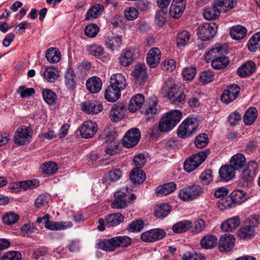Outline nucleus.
Wrapping results in <instances>:
<instances>
[{
  "instance_id": "obj_3",
  "label": "nucleus",
  "mask_w": 260,
  "mask_h": 260,
  "mask_svg": "<svg viewBox=\"0 0 260 260\" xmlns=\"http://www.w3.org/2000/svg\"><path fill=\"white\" fill-rule=\"evenodd\" d=\"M259 217L252 215L248 219V223L243 225L238 231V235L241 239L248 240L254 237L255 228L259 222Z\"/></svg>"
},
{
  "instance_id": "obj_9",
  "label": "nucleus",
  "mask_w": 260,
  "mask_h": 260,
  "mask_svg": "<svg viewBox=\"0 0 260 260\" xmlns=\"http://www.w3.org/2000/svg\"><path fill=\"white\" fill-rule=\"evenodd\" d=\"M141 137L140 131L137 128L129 129L122 139L123 145L126 148L135 146L139 141Z\"/></svg>"
},
{
  "instance_id": "obj_61",
  "label": "nucleus",
  "mask_w": 260,
  "mask_h": 260,
  "mask_svg": "<svg viewBox=\"0 0 260 260\" xmlns=\"http://www.w3.org/2000/svg\"><path fill=\"white\" fill-rule=\"evenodd\" d=\"M214 77V73L212 70H207L203 71L200 75L201 81L204 83L207 84L213 81Z\"/></svg>"
},
{
  "instance_id": "obj_39",
  "label": "nucleus",
  "mask_w": 260,
  "mask_h": 260,
  "mask_svg": "<svg viewBox=\"0 0 260 260\" xmlns=\"http://www.w3.org/2000/svg\"><path fill=\"white\" fill-rule=\"evenodd\" d=\"M192 226V222L188 220L179 221L172 226L174 232L181 233L188 231Z\"/></svg>"
},
{
  "instance_id": "obj_24",
  "label": "nucleus",
  "mask_w": 260,
  "mask_h": 260,
  "mask_svg": "<svg viewBox=\"0 0 260 260\" xmlns=\"http://www.w3.org/2000/svg\"><path fill=\"white\" fill-rule=\"evenodd\" d=\"M176 188V184L173 182H170L157 186L155 188V193L157 197H163L172 193Z\"/></svg>"
},
{
  "instance_id": "obj_10",
  "label": "nucleus",
  "mask_w": 260,
  "mask_h": 260,
  "mask_svg": "<svg viewBox=\"0 0 260 260\" xmlns=\"http://www.w3.org/2000/svg\"><path fill=\"white\" fill-rule=\"evenodd\" d=\"M145 115L148 120L160 113V107L156 97L149 98L145 104Z\"/></svg>"
},
{
  "instance_id": "obj_60",
  "label": "nucleus",
  "mask_w": 260,
  "mask_h": 260,
  "mask_svg": "<svg viewBox=\"0 0 260 260\" xmlns=\"http://www.w3.org/2000/svg\"><path fill=\"white\" fill-rule=\"evenodd\" d=\"M143 228V221L142 220H136L128 224L127 230L132 232H140Z\"/></svg>"
},
{
  "instance_id": "obj_17",
  "label": "nucleus",
  "mask_w": 260,
  "mask_h": 260,
  "mask_svg": "<svg viewBox=\"0 0 260 260\" xmlns=\"http://www.w3.org/2000/svg\"><path fill=\"white\" fill-rule=\"evenodd\" d=\"M125 106L122 103L114 104L110 111V118L113 122L119 121L124 115Z\"/></svg>"
},
{
  "instance_id": "obj_47",
  "label": "nucleus",
  "mask_w": 260,
  "mask_h": 260,
  "mask_svg": "<svg viewBox=\"0 0 260 260\" xmlns=\"http://www.w3.org/2000/svg\"><path fill=\"white\" fill-rule=\"evenodd\" d=\"M257 116L256 109L254 107L249 108L245 112L243 121L246 125H251Z\"/></svg>"
},
{
  "instance_id": "obj_36",
  "label": "nucleus",
  "mask_w": 260,
  "mask_h": 260,
  "mask_svg": "<svg viewBox=\"0 0 260 260\" xmlns=\"http://www.w3.org/2000/svg\"><path fill=\"white\" fill-rule=\"evenodd\" d=\"M132 75L138 81L143 80L146 78V66L143 63L137 64L132 72Z\"/></svg>"
},
{
  "instance_id": "obj_56",
  "label": "nucleus",
  "mask_w": 260,
  "mask_h": 260,
  "mask_svg": "<svg viewBox=\"0 0 260 260\" xmlns=\"http://www.w3.org/2000/svg\"><path fill=\"white\" fill-rule=\"evenodd\" d=\"M20 188L23 190H27L36 188L39 186V181L37 180H26L19 182Z\"/></svg>"
},
{
  "instance_id": "obj_38",
  "label": "nucleus",
  "mask_w": 260,
  "mask_h": 260,
  "mask_svg": "<svg viewBox=\"0 0 260 260\" xmlns=\"http://www.w3.org/2000/svg\"><path fill=\"white\" fill-rule=\"evenodd\" d=\"M231 196L235 205L236 203L241 204L245 202L249 198L248 194L246 192L240 189L233 191Z\"/></svg>"
},
{
  "instance_id": "obj_19",
  "label": "nucleus",
  "mask_w": 260,
  "mask_h": 260,
  "mask_svg": "<svg viewBox=\"0 0 260 260\" xmlns=\"http://www.w3.org/2000/svg\"><path fill=\"white\" fill-rule=\"evenodd\" d=\"M241 223V219L239 216H235L228 218L223 222L221 225V229L226 232H232L237 229Z\"/></svg>"
},
{
  "instance_id": "obj_37",
  "label": "nucleus",
  "mask_w": 260,
  "mask_h": 260,
  "mask_svg": "<svg viewBox=\"0 0 260 260\" xmlns=\"http://www.w3.org/2000/svg\"><path fill=\"white\" fill-rule=\"evenodd\" d=\"M47 60L51 63L58 62L61 59V54L58 49L55 48H50L45 53Z\"/></svg>"
},
{
  "instance_id": "obj_18",
  "label": "nucleus",
  "mask_w": 260,
  "mask_h": 260,
  "mask_svg": "<svg viewBox=\"0 0 260 260\" xmlns=\"http://www.w3.org/2000/svg\"><path fill=\"white\" fill-rule=\"evenodd\" d=\"M110 85L121 91L126 87V79L122 74L116 73L113 74L110 77Z\"/></svg>"
},
{
  "instance_id": "obj_5",
  "label": "nucleus",
  "mask_w": 260,
  "mask_h": 260,
  "mask_svg": "<svg viewBox=\"0 0 260 260\" xmlns=\"http://www.w3.org/2000/svg\"><path fill=\"white\" fill-rule=\"evenodd\" d=\"M208 153V150L201 151L192 155L184 161V170L189 173L195 170L205 161Z\"/></svg>"
},
{
  "instance_id": "obj_21",
  "label": "nucleus",
  "mask_w": 260,
  "mask_h": 260,
  "mask_svg": "<svg viewBox=\"0 0 260 260\" xmlns=\"http://www.w3.org/2000/svg\"><path fill=\"white\" fill-rule=\"evenodd\" d=\"M222 10L215 4L214 1L211 6L206 8L204 12L203 15L205 19L212 20L217 18L222 12Z\"/></svg>"
},
{
  "instance_id": "obj_35",
  "label": "nucleus",
  "mask_w": 260,
  "mask_h": 260,
  "mask_svg": "<svg viewBox=\"0 0 260 260\" xmlns=\"http://www.w3.org/2000/svg\"><path fill=\"white\" fill-rule=\"evenodd\" d=\"M235 171L230 165H225L220 168L219 176L222 180L228 181L234 178L235 174Z\"/></svg>"
},
{
  "instance_id": "obj_51",
  "label": "nucleus",
  "mask_w": 260,
  "mask_h": 260,
  "mask_svg": "<svg viewBox=\"0 0 260 260\" xmlns=\"http://www.w3.org/2000/svg\"><path fill=\"white\" fill-rule=\"evenodd\" d=\"M260 46V32L255 33L250 39L248 43V48L250 52H255Z\"/></svg>"
},
{
  "instance_id": "obj_33",
  "label": "nucleus",
  "mask_w": 260,
  "mask_h": 260,
  "mask_svg": "<svg viewBox=\"0 0 260 260\" xmlns=\"http://www.w3.org/2000/svg\"><path fill=\"white\" fill-rule=\"evenodd\" d=\"M121 92L110 85L105 91V98L108 102H114L120 97Z\"/></svg>"
},
{
  "instance_id": "obj_30",
  "label": "nucleus",
  "mask_w": 260,
  "mask_h": 260,
  "mask_svg": "<svg viewBox=\"0 0 260 260\" xmlns=\"http://www.w3.org/2000/svg\"><path fill=\"white\" fill-rule=\"evenodd\" d=\"M105 45L112 51H117L121 45V38L118 36H108L105 40Z\"/></svg>"
},
{
  "instance_id": "obj_52",
  "label": "nucleus",
  "mask_w": 260,
  "mask_h": 260,
  "mask_svg": "<svg viewBox=\"0 0 260 260\" xmlns=\"http://www.w3.org/2000/svg\"><path fill=\"white\" fill-rule=\"evenodd\" d=\"M44 101L48 104L52 105L55 103L57 99L56 94L50 89H45L42 92Z\"/></svg>"
},
{
  "instance_id": "obj_49",
  "label": "nucleus",
  "mask_w": 260,
  "mask_h": 260,
  "mask_svg": "<svg viewBox=\"0 0 260 260\" xmlns=\"http://www.w3.org/2000/svg\"><path fill=\"white\" fill-rule=\"evenodd\" d=\"M217 239L213 235L205 236L201 239L200 244L202 248L206 249L213 248L217 243Z\"/></svg>"
},
{
  "instance_id": "obj_13",
  "label": "nucleus",
  "mask_w": 260,
  "mask_h": 260,
  "mask_svg": "<svg viewBox=\"0 0 260 260\" xmlns=\"http://www.w3.org/2000/svg\"><path fill=\"white\" fill-rule=\"evenodd\" d=\"M98 125L95 122L87 121L85 122L80 128V133L83 138H92L97 132Z\"/></svg>"
},
{
  "instance_id": "obj_7",
  "label": "nucleus",
  "mask_w": 260,
  "mask_h": 260,
  "mask_svg": "<svg viewBox=\"0 0 260 260\" xmlns=\"http://www.w3.org/2000/svg\"><path fill=\"white\" fill-rule=\"evenodd\" d=\"M32 131L30 128L22 125L15 132L14 142L18 145H24L29 143L32 138Z\"/></svg>"
},
{
  "instance_id": "obj_40",
  "label": "nucleus",
  "mask_w": 260,
  "mask_h": 260,
  "mask_svg": "<svg viewBox=\"0 0 260 260\" xmlns=\"http://www.w3.org/2000/svg\"><path fill=\"white\" fill-rule=\"evenodd\" d=\"M124 219L123 215L119 213L110 214L106 218V225L108 226H114L121 223Z\"/></svg>"
},
{
  "instance_id": "obj_48",
  "label": "nucleus",
  "mask_w": 260,
  "mask_h": 260,
  "mask_svg": "<svg viewBox=\"0 0 260 260\" xmlns=\"http://www.w3.org/2000/svg\"><path fill=\"white\" fill-rule=\"evenodd\" d=\"M86 50L90 55L95 57H99L104 53V48L102 46L95 44L87 45Z\"/></svg>"
},
{
  "instance_id": "obj_2",
  "label": "nucleus",
  "mask_w": 260,
  "mask_h": 260,
  "mask_svg": "<svg viewBox=\"0 0 260 260\" xmlns=\"http://www.w3.org/2000/svg\"><path fill=\"white\" fill-rule=\"evenodd\" d=\"M182 113L179 110H173L167 112L161 119L158 126L161 132L172 130L180 122Z\"/></svg>"
},
{
  "instance_id": "obj_57",
  "label": "nucleus",
  "mask_w": 260,
  "mask_h": 260,
  "mask_svg": "<svg viewBox=\"0 0 260 260\" xmlns=\"http://www.w3.org/2000/svg\"><path fill=\"white\" fill-rule=\"evenodd\" d=\"M182 260H206L205 256L201 253L187 252L183 254Z\"/></svg>"
},
{
  "instance_id": "obj_15",
  "label": "nucleus",
  "mask_w": 260,
  "mask_h": 260,
  "mask_svg": "<svg viewBox=\"0 0 260 260\" xmlns=\"http://www.w3.org/2000/svg\"><path fill=\"white\" fill-rule=\"evenodd\" d=\"M236 239L232 235H224L222 236L219 241V250L221 252H228L234 247Z\"/></svg>"
},
{
  "instance_id": "obj_16",
  "label": "nucleus",
  "mask_w": 260,
  "mask_h": 260,
  "mask_svg": "<svg viewBox=\"0 0 260 260\" xmlns=\"http://www.w3.org/2000/svg\"><path fill=\"white\" fill-rule=\"evenodd\" d=\"M185 5L184 0H173L170 8V15L174 18L180 17L184 12Z\"/></svg>"
},
{
  "instance_id": "obj_27",
  "label": "nucleus",
  "mask_w": 260,
  "mask_h": 260,
  "mask_svg": "<svg viewBox=\"0 0 260 260\" xmlns=\"http://www.w3.org/2000/svg\"><path fill=\"white\" fill-rule=\"evenodd\" d=\"M133 59V53L128 49L123 50L118 58L120 65L125 67L129 66L132 63Z\"/></svg>"
},
{
  "instance_id": "obj_63",
  "label": "nucleus",
  "mask_w": 260,
  "mask_h": 260,
  "mask_svg": "<svg viewBox=\"0 0 260 260\" xmlns=\"http://www.w3.org/2000/svg\"><path fill=\"white\" fill-rule=\"evenodd\" d=\"M208 143V136L205 134L199 135L194 140L195 146L199 148H202Z\"/></svg>"
},
{
  "instance_id": "obj_53",
  "label": "nucleus",
  "mask_w": 260,
  "mask_h": 260,
  "mask_svg": "<svg viewBox=\"0 0 260 260\" xmlns=\"http://www.w3.org/2000/svg\"><path fill=\"white\" fill-rule=\"evenodd\" d=\"M41 169L43 173L51 175L56 172L58 169V166L56 163L50 161L42 165Z\"/></svg>"
},
{
  "instance_id": "obj_23",
  "label": "nucleus",
  "mask_w": 260,
  "mask_h": 260,
  "mask_svg": "<svg viewBox=\"0 0 260 260\" xmlns=\"http://www.w3.org/2000/svg\"><path fill=\"white\" fill-rule=\"evenodd\" d=\"M255 70L256 66L254 62L248 61L238 68L237 74L241 77H246L254 72Z\"/></svg>"
},
{
  "instance_id": "obj_59",
  "label": "nucleus",
  "mask_w": 260,
  "mask_h": 260,
  "mask_svg": "<svg viewBox=\"0 0 260 260\" xmlns=\"http://www.w3.org/2000/svg\"><path fill=\"white\" fill-rule=\"evenodd\" d=\"M139 15V11L134 7H129L125 9L124 16L129 21L136 19Z\"/></svg>"
},
{
  "instance_id": "obj_8",
  "label": "nucleus",
  "mask_w": 260,
  "mask_h": 260,
  "mask_svg": "<svg viewBox=\"0 0 260 260\" xmlns=\"http://www.w3.org/2000/svg\"><path fill=\"white\" fill-rule=\"evenodd\" d=\"M217 31V26L214 23H205L200 25L197 35L202 41H207L213 38Z\"/></svg>"
},
{
  "instance_id": "obj_11",
  "label": "nucleus",
  "mask_w": 260,
  "mask_h": 260,
  "mask_svg": "<svg viewBox=\"0 0 260 260\" xmlns=\"http://www.w3.org/2000/svg\"><path fill=\"white\" fill-rule=\"evenodd\" d=\"M166 234L165 231L160 229H154L141 234V239L146 242H153L164 238Z\"/></svg>"
},
{
  "instance_id": "obj_64",
  "label": "nucleus",
  "mask_w": 260,
  "mask_h": 260,
  "mask_svg": "<svg viewBox=\"0 0 260 260\" xmlns=\"http://www.w3.org/2000/svg\"><path fill=\"white\" fill-rule=\"evenodd\" d=\"M196 68L194 67L185 68L182 72L183 78L187 81L192 80L196 75Z\"/></svg>"
},
{
  "instance_id": "obj_32",
  "label": "nucleus",
  "mask_w": 260,
  "mask_h": 260,
  "mask_svg": "<svg viewBox=\"0 0 260 260\" xmlns=\"http://www.w3.org/2000/svg\"><path fill=\"white\" fill-rule=\"evenodd\" d=\"M43 76L48 82L54 83L59 77L58 71L53 66L47 67L44 70Z\"/></svg>"
},
{
  "instance_id": "obj_14",
  "label": "nucleus",
  "mask_w": 260,
  "mask_h": 260,
  "mask_svg": "<svg viewBox=\"0 0 260 260\" xmlns=\"http://www.w3.org/2000/svg\"><path fill=\"white\" fill-rule=\"evenodd\" d=\"M81 106L82 110L87 114H98L103 109L102 104L95 101L82 102Z\"/></svg>"
},
{
  "instance_id": "obj_1",
  "label": "nucleus",
  "mask_w": 260,
  "mask_h": 260,
  "mask_svg": "<svg viewBox=\"0 0 260 260\" xmlns=\"http://www.w3.org/2000/svg\"><path fill=\"white\" fill-rule=\"evenodd\" d=\"M161 93L171 100L172 103L177 107H181L185 103V95L179 91V88L172 79H169L164 83L161 88Z\"/></svg>"
},
{
  "instance_id": "obj_22",
  "label": "nucleus",
  "mask_w": 260,
  "mask_h": 260,
  "mask_svg": "<svg viewBox=\"0 0 260 260\" xmlns=\"http://www.w3.org/2000/svg\"><path fill=\"white\" fill-rule=\"evenodd\" d=\"M102 85L101 79L96 76L89 78L86 83L87 89L92 93L99 92L101 90Z\"/></svg>"
},
{
  "instance_id": "obj_58",
  "label": "nucleus",
  "mask_w": 260,
  "mask_h": 260,
  "mask_svg": "<svg viewBox=\"0 0 260 260\" xmlns=\"http://www.w3.org/2000/svg\"><path fill=\"white\" fill-rule=\"evenodd\" d=\"M99 31V27L95 24H89L84 29L85 35L89 38L95 37Z\"/></svg>"
},
{
  "instance_id": "obj_26",
  "label": "nucleus",
  "mask_w": 260,
  "mask_h": 260,
  "mask_svg": "<svg viewBox=\"0 0 260 260\" xmlns=\"http://www.w3.org/2000/svg\"><path fill=\"white\" fill-rule=\"evenodd\" d=\"M104 10V6L100 4H96L92 6L86 12L85 19L92 21L100 16Z\"/></svg>"
},
{
  "instance_id": "obj_41",
  "label": "nucleus",
  "mask_w": 260,
  "mask_h": 260,
  "mask_svg": "<svg viewBox=\"0 0 260 260\" xmlns=\"http://www.w3.org/2000/svg\"><path fill=\"white\" fill-rule=\"evenodd\" d=\"M64 79L65 84L68 89L74 90L76 88V76L73 70H68L64 76Z\"/></svg>"
},
{
  "instance_id": "obj_45",
  "label": "nucleus",
  "mask_w": 260,
  "mask_h": 260,
  "mask_svg": "<svg viewBox=\"0 0 260 260\" xmlns=\"http://www.w3.org/2000/svg\"><path fill=\"white\" fill-rule=\"evenodd\" d=\"M171 211V206L167 204H161L155 209V216L158 218H164L167 216Z\"/></svg>"
},
{
  "instance_id": "obj_20",
  "label": "nucleus",
  "mask_w": 260,
  "mask_h": 260,
  "mask_svg": "<svg viewBox=\"0 0 260 260\" xmlns=\"http://www.w3.org/2000/svg\"><path fill=\"white\" fill-rule=\"evenodd\" d=\"M161 53L157 48H152L148 52L147 56V64L152 68H155L159 63Z\"/></svg>"
},
{
  "instance_id": "obj_34",
  "label": "nucleus",
  "mask_w": 260,
  "mask_h": 260,
  "mask_svg": "<svg viewBox=\"0 0 260 260\" xmlns=\"http://www.w3.org/2000/svg\"><path fill=\"white\" fill-rule=\"evenodd\" d=\"M144 102V97L141 94H137L131 99L128 109L132 112H134L138 110Z\"/></svg>"
},
{
  "instance_id": "obj_25",
  "label": "nucleus",
  "mask_w": 260,
  "mask_h": 260,
  "mask_svg": "<svg viewBox=\"0 0 260 260\" xmlns=\"http://www.w3.org/2000/svg\"><path fill=\"white\" fill-rule=\"evenodd\" d=\"M73 226L70 221H52L49 219L46 223V228L51 231H59L67 229Z\"/></svg>"
},
{
  "instance_id": "obj_4",
  "label": "nucleus",
  "mask_w": 260,
  "mask_h": 260,
  "mask_svg": "<svg viewBox=\"0 0 260 260\" xmlns=\"http://www.w3.org/2000/svg\"><path fill=\"white\" fill-rule=\"evenodd\" d=\"M204 192V188L198 185H191L180 189L178 195L184 201H191L199 197Z\"/></svg>"
},
{
  "instance_id": "obj_43",
  "label": "nucleus",
  "mask_w": 260,
  "mask_h": 260,
  "mask_svg": "<svg viewBox=\"0 0 260 260\" xmlns=\"http://www.w3.org/2000/svg\"><path fill=\"white\" fill-rule=\"evenodd\" d=\"M115 249L117 247H126L132 243V239L126 236H116L113 238Z\"/></svg>"
},
{
  "instance_id": "obj_55",
  "label": "nucleus",
  "mask_w": 260,
  "mask_h": 260,
  "mask_svg": "<svg viewBox=\"0 0 260 260\" xmlns=\"http://www.w3.org/2000/svg\"><path fill=\"white\" fill-rule=\"evenodd\" d=\"M19 218V216L13 212H9L5 214L3 217L4 222L8 225H11L15 223Z\"/></svg>"
},
{
  "instance_id": "obj_29",
  "label": "nucleus",
  "mask_w": 260,
  "mask_h": 260,
  "mask_svg": "<svg viewBox=\"0 0 260 260\" xmlns=\"http://www.w3.org/2000/svg\"><path fill=\"white\" fill-rule=\"evenodd\" d=\"M230 166L236 170H239L243 168L246 164V158L241 153H237L233 155L230 159Z\"/></svg>"
},
{
  "instance_id": "obj_42",
  "label": "nucleus",
  "mask_w": 260,
  "mask_h": 260,
  "mask_svg": "<svg viewBox=\"0 0 260 260\" xmlns=\"http://www.w3.org/2000/svg\"><path fill=\"white\" fill-rule=\"evenodd\" d=\"M190 38V34L187 30H183L178 32L176 39L178 47H184L186 45Z\"/></svg>"
},
{
  "instance_id": "obj_54",
  "label": "nucleus",
  "mask_w": 260,
  "mask_h": 260,
  "mask_svg": "<svg viewBox=\"0 0 260 260\" xmlns=\"http://www.w3.org/2000/svg\"><path fill=\"white\" fill-rule=\"evenodd\" d=\"M218 208L221 210H224L234 208L235 206L231 198L226 197L225 198L220 199L217 203Z\"/></svg>"
},
{
  "instance_id": "obj_46",
  "label": "nucleus",
  "mask_w": 260,
  "mask_h": 260,
  "mask_svg": "<svg viewBox=\"0 0 260 260\" xmlns=\"http://www.w3.org/2000/svg\"><path fill=\"white\" fill-rule=\"evenodd\" d=\"M113 238L107 240H99L96 243V247L98 249H102L107 251H112L115 250Z\"/></svg>"
},
{
  "instance_id": "obj_12",
  "label": "nucleus",
  "mask_w": 260,
  "mask_h": 260,
  "mask_svg": "<svg viewBox=\"0 0 260 260\" xmlns=\"http://www.w3.org/2000/svg\"><path fill=\"white\" fill-rule=\"evenodd\" d=\"M240 91V88L237 84L230 85L223 91L221 96V101L226 104L232 102L237 98Z\"/></svg>"
},
{
  "instance_id": "obj_28",
  "label": "nucleus",
  "mask_w": 260,
  "mask_h": 260,
  "mask_svg": "<svg viewBox=\"0 0 260 260\" xmlns=\"http://www.w3.org/2000/svg\"><path fill=\"white\" fill-rule=\"evenodd\" d=\"M145 179V175L143 171L139 168L133 169L129 174V179L134 184H141Z\"/></svg>"
},
{
  "instance_id": "obj_62",
  "label": "nucleus",
  "mask_w": 260,
  "mask_h": 260,
  "mask_svg": "<svg viewBox=\"0 0 260 260\" xmlns=\"http://www.w3.org/2000/svg\"><path fill=\"white\" fill-rule=\"evenodd\" d=\"M22 255L17 251H12L7 252L1 258V260H21Z\"/></svg>"
},
{
  "instance_id": "obj_6",
  "label": "nucleus",
  "mask_w": 260,
  "mask_h": 260,
  "mask_svg": "<svg viewBox=\"0 0 260 260\" xmlns=\"http://www.w3.org/2000/svg\"><path fill=\"white\" fill-rule=\"evenodd\" d=\"M198 126L197 119L186 118L178 128V136L181 138L188 137L196 132Z\"/></svg>"
},
{
  "instance_id": "obj_44",
  "label": "nucleus",
  "mask_w": 260,
  "mask_h": 260,
  "mask_svg": "<svg viewBox=\"0 0 260 260\" xmlns=\"http://www.w3.org/2000/svg\"><path fill=\"white\" fill-rule=\"evenodd\" d=\"M229 62L230 60L228 57L221 56L213 59L211 66L215 70H220L227 67Z\"/></svg>"
},
{
  "instance_id": "obj_31",
  "label": "nucleus",
  "mask_w": 260,
  "mask_h": 260,
  "mask_svg": "<svg viewBox=\"0 0 260 260\" xmlns=\"http://www.w3.org/2000/svg\"><path fill=\"white\" fill-rule=\"evenodd\" d=\"M247 34V29L245 27L237 25L231 28L230 35L232 39L239 40L243 39Z\"/></svg>"
},
{
  "instance_id": "obj_50",
  "label": "nucleus",
  "mask_w": 260,
  "mask_h": 260,
  "mask_svg": "<svg viewBox=\"0 0 260 260\" xmlns=\"http://www.w3.org/2000/svg\"><path fill=\"white\" fill-rule=\"evenodd\" d=\"M215 4L218 5L222 11L226 12L228 9H232L237 3V0H214Z\"/></svg>"
}]
</instances>
